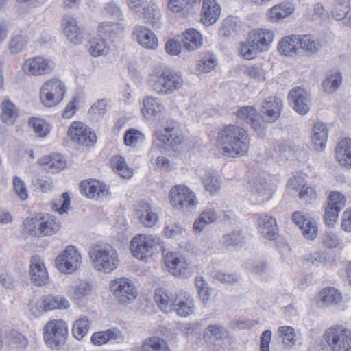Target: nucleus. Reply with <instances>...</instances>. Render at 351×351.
Here are the masks:
<instances>
[{
  "label": "nucleus",
  "instance_id": "f257e3e1",
  "mask_svg": "<svg viewBox=\"0 0 351 351\" xmlns=\"http://www.w3.org/2000/svg\"><path fill=\"white\" fill-rule=\"evenodd\" d=\"M217 142L223 155L227 157L245 156L250 147L247 131L236 125L230 124L221 128L217 133Z\"/></svg>",
  "mask_w": 351,
  "mask_h": 351
},
{
  "label": "nucleus",
  "instance_id": "052dcab7",
  "mask_svg": "<svg viewBox=\"0 0 351 351\" xmlns=\"http://www.w3.org/2000/svg\"><path fill=\"white\" fill-rule=\"evenodd\" d=\"M216 58L213 55L205 56L199 60L197 69L199 71L208 73L211 71L216 66Z\"/></svg>",
  "mask_w": 351,
  "mask_h": 351
},
{
  "label": "nucleus",
  "instance_id": "2f4dec72",
  "mask_svg": "<svg viewBox=\"0 0 351 351\" xmlns=\"http://www.w3.org/2000/svg\"><path fill=\"white\" fill-rule=\"evenodd\" d=\"M38 163L42 166H47V170L52 173H58L66 166V162L62 155L56 154L45 156L39 159Z\"/></svg>",
  "mask_w": 351,
  "mask_h": 351
},
{
  "label": "nucleus",
  "instance_id": "6ab92c4d",
  "mask_svg": "<svg viewBox=\"0 0 351 351\" xmlns=\"http://www.w3.org/2000/svg\"><path fill=\"white\" fill-rule=\"evenodd\" d=\"M293 109L300 114H306L310 109L311 99L306 91L300 87L291 89L288 95Z\"/></svg>",
  "mask_w": 351,
  "mask_h": 351
},
{
  "label": "nucleus",
  "instance_id": "3c124183",
  "mask_svg": "<svg viewBox=\"0 0 351 351\" xmlns=\"http://www.w3.org/2000/svg\"><path fill=\"white\" fill-rule=\"evenodd\" d=\"M279 335L285 348H291L295 343V330L291 326H280L278 328Z\"/></svg>",
  "mask_w": 351,
  "mask_h": 351
},
{
  "label": "nucleus",
  "instance_id": "338daca9",
  "mask_svg": "<svg viewBox=\"0 0 351 351\" xmlns=\"http://www.w3.org/2000/svg\"><path fill=\"white\" fill-rule=\"evenodd\" d=\"M328 204L335 206L339 210H342L346 206V198L342 193L332 191L329 195Z\"/></svg>",
  "mask_w": 351,
  "mask_h": 351
},
{
  "label": "nucleus",
  "instance_id": "2eb2a0df",
  "mask_svg": "<svg viewBox=\"0 0 351 351\" xmlns=\"http://www.w3.org/2000/svg\"><path fill=\"white\" fill-rule=\"evenodd\" d=\"M54 62L42 56H36L26 60L22 69L25 73L31 75H41L51 73L54 69Z\"/></svg>",
  "mask_w": 351,
  "mask_h": 351
},
{
  "label": "nucleus",
  "instance_id": "ddd939ff",
  "mask_svg": "<svg viewBox=\"0 0 351 351\" xmlns=\"http://www.w3.org/2000/svg\"><path fill=\"white\" fill-rule=\"evenodd\" d=\"M110 289L119 301L123 304L130 303L138 294L132 281L124 277L111 281Z\"/></svg>",
  "mask_w": 351,
  "mask_h": 351
},
{
  "label": "nucleus",
  "instance_id": "5701e85b",
  "mask_svg": "<svg viewBox=\"0 0 351 351\" xmlns=\"http://www.w3.org/2000/svg\"><path fill=\"white\" fill-rule=\"evenodd\" d=\"M221 14V7L215 0H204L201 21L205 25L214 24Z\"/></svg>",
  "mask_w": 351,
  "mask_h": 351
},
{
  "label": "nucleus",
  "instance_id": "bb28decb",
  "mask_svg": "<svg viewBox=\"0 0 351 351\" xmlns=\"http://www.w3.org/2000/svg\"><path fill=\"white\" fill-rule=\"evenodd\" d=\"M134 36L138 43L147 49H155L158 47L157 37L152 31L145 27H136L134 31Z\"/></svg>",
  "mask_w": 351,
  "mask_h": 351
},
{
  "label": "nucleus",
  "instance_id": "f3484780",
  "mask_svg": "<svg viewBox=\"0 0 351 351\" xmlns=\"http://www.w3.org/2000/svg\"><path fill=\"white\" fill-rule=\"evenodd\" d=\"M275 190V186L261 178L255 181L251 191L250 200L252 204H258L268 201Z\"/></svg>",
  "mask_w": 351,
  "mask_h": 351
},
{
  "label": "nucleus",
  "instance_id": "e2e57ef3",
  "mask_svg": "<svg viewBox=\"0 0 351 351\" xmlns=\"http://www.w3.org/2000/svg\"><path fill=\"white\" fill-rule=\"evenodd\" d=\"M70 204V197L67 193H63L61 197L51 204V208L62 214L68 210Z\"/></svg>",
  "mask_w": 351,
  "mask_h": 351
},
{
  "label": "nucleus",
  "instance_id": "e433bc0d",
  "mask_svg": "<svg viewBox=\"0 0 351 351\" xmlns=\"http://www.w3.org/2000/svg\"><path fill=\"white\" fill-rule=\"evenodd\" d=\"M143 107L141 108V112L145 117L149 118L164 110V106L159 100L152 97H145L143 100Z\"/></svg>",
  "mask_w": 351,
  "mask_h": 351
},
{
  "label": "nucleus",
  "instance_id": "37998d69",
  "mask_svg": "<svg viewBox=\"0 0 351 351\" xmlns=\"http://www.w3.org/2000/svg\"><path fill=\"white\" fill-rule=\"evenodd\" d=\"M119 30L117 23H101L98 25L99 36L105 40L108 38L109 40H113Z\"/></svg>",
  "mask_w": 351,
  "mask_h": 351
},
{
  "label": "nucleus",
  "instance_id": "4d7b16f0",
  "mask_svg": "<svg viewBox=\"0 0 351 351\" xmlns=\"http://www.w3.org/2000/svg\"><path fill=\"white\" fill-rule=\"evenodd\" d=\"M304 237L308 240H313L317 236V226L316 221L311 218L300 228Z\"/></svg>",
  "mask_w": 351,
  "mask_h": 351
},
{
  "label": "nucleus",
  "instance_id": "473e14b6",
  "mask_svg": "<svg viewBox=\"0 0 351 351\" xmlns=\"http://www.w3.org/2000/svg\"><path fill=\"white\" fill-rule=\"evenodd\" d=\"M247 234L242 230H234L222 236L221 242L226 247L242 246L245 243Z\"/></svg>",
  "mask_w": 351,
  "mask_h": 351
},
{
  "label": "nucleus",
  "instance_id": "ea45409f",
  "mask_svg": "<svg viewBox=\"0 0 351 351\" xmlns=\"http://www.w3.org/2000/svg\"><path fill=\"white\" fill-rule=\"evenodd\" d=\"M247 269L262 278H266L272 274L271 267L264 261H250L247 263Z\"/></svg>",
  "mask_w": 351,
  "mask_h": 351
},
{
  "label": "nucleus",
  "instance_id": "864d4df0",
  "mask_svg": "<svg viewBox=\"0 0 351 351\" xmlns=\"http://www.w3.org/2000/svg\"><path fill=\"white\" fill-rule=\"evenodd\" d=\"M27 39L21 34L12 36L9 40V50L12 54H18L27 47Z\"/></svg>",
  "mask_w": 351,
  "mask_h": 351
},
{
  "label": "nucleus",
  "instance_id": "0eeeda50",
  "mask_svg": "<svg viewBox=\"0 0 351 351\" xmlns=\"http://www.w3.org/2000/svg\"><path fill=\"white\" fill-rule=\"evenodd\" d=\"M44 339L46 344L52 349L60 350L66 343L68 327L62 319L49 321L44 327Z\"/></svg>",
  "mask_w": 351,
  "mask_h": 351
},
{
  "label": "nucleus",
  "instance_id": "c03bdc74",
  "mask_svg": "<svg viewBox=\"0 0 351 351\" xmlns=\"http://www.w3.org/2000/svg\"><path fill=\"white\" fill-rule=\"evenodd\" d=\"M341 82V75L339 73L330 74L322 82L323 90L326 93H332L340 86Z\"/></svg>",
  "mask_w": 351,
  "mask_h": 351
},
{
  "label": "nucleus",
  "instance_id": "4be33fe9",
  "mask_svg": "<svg viewBox=\"0 0 351 351\" xmlns=\"http://www.w3.org/2000/svg\"><path fill=\"white\" fill-rule=\"evenodd\" d=\"M29 274L32 281L37 286H42L48 282L49 276L46 267L37 255L31 259Z\"/></svg>",
  "mask_w": 351,
  "mask_h": 351
},
{
  "label": "nucleus",
  "instance_id": "7c9ffc66",
  "mask_svg": "<svg viewBox=\"0 0 351 351\" xmlns=\"http://www.w3.org/2000/svg\"><path fill=\"white\" fill-rule=\"evenodd\" d=\"M328 129L323 123H317L312 130V142L317 151H323L326 145Z\"/></svg>",
  "mask_w": 351,
  "mask_h": 351
},
{
  "label": "nucleus",
  "instance_id": "a211bd4d",
  "mask_svg": "<svg viewBox=\"0 0 351 351\" xmlns=\"http://www.w3.org/2000/svg\"><path fill=\"white\" fill-rule=\"evenodd\" d=\"M282 108V100L277 97H269L263 102L260 114L265 122L271 123L280 117Z\"/></svg>",
  "mask_w": 351,
  "mask_h": 351
},
{
  "label": "nucleus",
  "instance_id": "a878e982",
  "mask_svg": "<svg viewBox=\"0 0 351 351\" xmlns=\"http://www.w3.org/2000/svg\"><path fill=\"white\" fill-rule=\"evenodd\" d=\"M90 340L94 345L101 346L108 341L122 342L123 341V336L120 330L117 328H112L93 333Z\"/></svg>",
  "mask_w": 351,
  "mask_h": 351
},
{
  "label": "nucleus",
  "instance_id": "de8ad7c7",
  "mask_svg": "<svg viewBox=\"0 0 351 351\" xmlns=\"http://www.w3.org/2000/svg\"><path fill=\"white\" fill-rule=\"evenodd\" d=\"M89 51L93 56H104L108 53V47L104 38H94L90 40Z\"/></svg>",
  "mask_w": 351,
  "mask_h": 351
},
{
  "label": "nucleus",
  "instance_id": "79ce46f5",
  "mask_svg": "<svg viewBox=\"0 0 351 351\" xmlns=\"http://www.w3.org/2000/svg\"><path fill=\"white\" fill-rule=\"evenodd\" d=\"M91 291L90 285L86 281H80L71 286L68 290V294L74 300H80L88 295Z\"/></svg>",
  "mask_w": 351,
  "mask_h": 351
},
{
  "label": "nucleus",
  "instance_id": "680f3d73",
  "mask_svg": "<svg viewBox=\"0 0 351 351\" xmlns=\"http://www.w3.org/2000/svg\"><path fill=\"white\" fill-rule=\"evenodd\" d=\"M13 187L15 194L21 201L27 199V189L26 188L25 184L20 178L15 176L13 178Z\"/></svg>",
  "mask_w": 351,
  "mask_h": 351
},
{
  "label": "nucleus",
  "instance_id": "cd10ccee",
  "mask_svg": "<svg viewBox=\"0 0 351 351\" xmlns=\"http://www.w3.org/2000/svg\"><path fill=\"white\" fill-rule=\"evenodd\" d=\"M38 237H45L56 234L60 228V222L52 216L39 215Z\"/></svg>",
  "mask_w": 351,
  "mask_h": 351
},
{
  "label": "nucleus",
  "instance_id": "4468645a",
  "mask_svg": "<svg viewBox=\"0 0 351 351\" xmlns=\"http://www.w3.org/2000/svg\"><path fill=\"white\" fill-rule=\"evenodd\" d=\"M165 263L169 271L176 276L186 278L192 275L193 270L190 264L177 253H167L165 256Z\"/></svg>",
  "mask_w": 351,
  "mask_h": 351
},
{
  "label": "nucleus",
  "instance_id": "774afa93",
  "mask_svg": "<svg viewBox=\"0 0 351 351\" xmlns=\"http://www.w3.org/2000/svg\"><path fill=\"white\" fill-rule=\"evenodd\" d=\"M341 210H339L335 206H330V205L328 204L324 215L325 223L328 226H333L335 225L339 213Z\"/></svg>",
  "mask_w": 351,
  "mask_h": 351
},
{
  "label": "nucleus",
  "instance_id": "423d86ee",
  "mask_svg": "<svg viewBox=\"0 0 351 351\" xmlns=\"http://www.w3.org/2000/svg\"><path fill=\"white\" fill-rule=\"evenodd\" d=\"M323 340L331 351H351V330L342 325L328 328L323 334Z\"/></svg>",
  "mask_w": 351,
  "mask_h": 351
},
{
  "label": "nucleus",
  "instance_id": "f03ea898",
  "mask_svg": "<svg viewBox=\"0 0 351 351\" xmlns=\"http://www.w3.org/2000/svg\"><path fill=\"white\" fill-rule=\"evenodd\" d=\"M154 299L161 311L165 313L174 311L182 317H186L195 311V302L191 293L184 290H156Z\"/></svg>",
  "mask_w": 351,
  "mask_h": 351
},
{
  "label": "nucleus",
  "instance_id": "f704fd0d",
  "mask_svg": "<svg viewBox=\"0 0 351 351\" xmlns=\"http://www.w3.org/2000/svg\"><path fill=\"white\" fill-rule=\"evenodd\" d=\"M182 42L184 47L189 51H193L202 45V37L196 29H189L183 34Z\"/></svg>",
  "mask_w": 351,
  "mask_h": 351
},
{
  "label": "nucleus",
  "instance_id": "39448f33",
  "mask_svg": "<svg viewBox=\"0 0 351 351\" xmlns=\"http://www.w3.org/2000/svg\"><path fill=\"white\" fill-rule=\"evenodd\" d=\"M152 90L158 94H171L183 85L181 75L171 70H164L160 75L151 76L149 82Z\"/></svg>",
  "mask_w": 351,
  "mask_h": 351
},
{
  "label": "nucleus",
  "instance_id": "c85d7f7f",
  "mask_svg": "<svg viewBox=\"0 0 351 351\" xmlns=\"http://www.w3.org/2000/svg\"><path fill=\"white\" fill-rule=\"evenodd\" d=\"M335 157L341 165L351 167V138L340 141L335 148Z\"/></svg>",
  "mask_w": 351,
  "mask_h": 351
},
{
  "label": "nucleus",
  "instance_id": "72a5a7b5",
  "mask_svg": "<svg viewBox=\"0 0 351 351\" xmlns=\"http://www.w3.org/2000/svg\"><path fill=\"white\" fill-rule=\"evenodd\" d=\"M43 306L45 311L53 309H66L69 307V302L62 295H48L43 298Z\"/></svg>",
  "mask_w": 351,
  "mask_h": 351
},
{
  "label": "nucleus",
  "instance_id": "393cba45",
  "mask_svg": "<svg viewBox=\"0 0 351 351\" xmlns=\"http://www.w3.org/2000/svg\"><path fill=\"white\" fill-rule=\"evenodd\" d=\"M258 230L261 235L268 240H275L278 237L276 219L268 215H261L258 221Z\"/></svg>",
  "mask_w": 351,
  "mask_h": 351
},
{
  "label": "nucleus",
  "instance_id": "6e6d98bb",
  "mask_svg": "<svg viewBox=\"0 0 351 351\" xmlns=\"http://www.w3.org/2000/svg\"><path fill=\"white\" fill-rule=\"evenodd\" d=\"M205 189L210 194L215 193L220 188V182L217 176L212 173H206L202 178Z\"/></svg>",
  "mask_w": 351,
  "mask_h": 351
},
{
  "label": "nucleus",
  "instance_id": "aec40b11",
  "mask_svg": "<svg viewBox=\"0 0 351 351\" xmlns=\"http://www.w3.org/2000/svg\"><path fill=\"white\" fill-rule=\"evenodd\" d=\"M135 215L144 227H153L158 219V214L145 200L140 201L135 206Z\"/></svg>",
  "mask_w": 351,
  "mask_h": 351
},
{
  "label": "nucleus",
  "instance_id": "9d476101",
  "mask_svg": "<svg viewBox=\"0 0 351 351\" xmlns=\"http://www.w3.org/2000/svg\"><path fill=\"white\" fill-rule=\"evenodd\" d=\"M171 205L176 209L189 212L197 208L198 201L195 194L189 188L176 186L169 193Z\"/></svg>",
  "mask_w": 351,
  "mask_h": 351
},
{
  "label": "nucleus",
  "instance_id": "13d9d810",
  "mask_svg": "<svg viewBox=\"0 0 351 351\" xmlns=\"http://www.w3.org/2000/svg\"><path fill=\"white\" fill-rule=\"evenodd\" d=\"M319 44L310 35L299 36L298 48L305 49L312 53L317 51Z\"/></svg>",
  "mask_w": 351,
  "mask_h": 351
},
{
  "label": "nucleus",
  "instance_id": "20e7f679",
  "mask_svg": "<svg viewBox=\"0 0 351 351\" xmlns=\"http://www.w3.org/2000/svg\"><path fill=\"white\" fill-rule=\"evenodd\" d=\"M88 256L93 268L104 273L115 270L120 263L117 251L107 244L92 246Z\"/></svg>",
  "mask_w": 351,
  "mask_h": 351
},
{
  "label": "nucleus",
  "instance_id": "0e129e2a",
  "mask_svg": "<svg viewBox=\"0 0 351 351\" xmlns=\"http://www.w3.org/2000/svg\"><path fill=\"white\" fill-rule=\"evenodd\" d=\"M336 2L337 4L332 7L330 11L331 16L338 21L345 19L347 13L348 12L346 4H348V3H344L343 1Z\"/></svg>",
  "mask_w": 351,
  "mask_h": 351
},
{
  "label": "nucleus",
  "instance_id": "f8f14e48",
  "mask_svg": "<svg viewBox=\"0 0 351 351\" xmlns=\"http://www.w3.org/2000/svg\"><path fill=\"white\" fill-rule=\"evenodd\" d=\"M81 263V255L73 245L67 246L55 261L58 269L64 274L74 272L79 268Z\"/></svg>",
  "mask_w": 351,
  "mask_h": 351
},
{
  "label": "nucleus",
  "instance_id": "8fccbe9b",
  "mask_svg": "<svg viewBox=\"0 0 351 351\" xmlns=\"http://www.w3.org/2000/svg\"><path fill=\"white\" fill-rule=\"evenodd\" d=\"M39 215L26 218L23 223L22 234L26 236L38 237Z\"/></svg>",
  "mask_w": 351,
  "mask_h": 351
},
{
  "label": "nucleus",
  "instance_id": "1a4fd4ad",
  "mask_svg": "<svg viewBox=\"0 0 351 351\" xmlns=\"http://www.w3.org/2000/svg\"><path fill=\"white\" fill-rule=\"evenodd\" d=\"M160 243L161 239L159 237L139 234L131 240L130 249L135 258L145 260L152 255L156 247Z\"/></svg>",
  "mask_w": 351,
  "mask_h": 351
},
{
  "label": "nucleus",
  "instance_id": "69168bd1",
  "mask_svg": "<svg viewBox=\"0 0 351 351\" xmlns=\"http://www.w3.org/2000/svg\"><path fill=\"white\" fill-rule=\"evenodd\" d=\"M104 12L105 15H109L115 21H118L122 19V12L114 1L109 2L104 5Z\"/></svg>",
  "mask_w": 351,
  "mask_h": 351
},
{
  "label": "nucleus",
  "instance_id": "49530a36",
  "mask_svg": "<svg viewBox=\"0 0 351 351\" xmlns=\"http://www.w3.org/2000/svg\"><path fill=\"white\" fill-rule=\"evenodd\" d=\"M90 322L86 317L77 319L73 324L72 332L74 337L78 340L82 339L88 332Z\"/></svg>",
  "mask_w": 351,
  "mask_h": 351
},
{
  "label": "nucleus",
  "instance_id": "a19ab883",
  "mask_svg": "<svg viewBox=\"0 0 351 351\" xmlns=\"http://www.w3.org/2000/svg\"><path fill=\"white\" fill-rule=\"evenodd\" d=\"M143 351H169L167 343L161 338L153 337L145 340Z\"/></svg>",
  "mask_w": 351,
  "mask_h": 351
},
{
  "label": "nucleus",
  "instance_id": "9b49d317",
  "mask_svg": "<svg viewBox=\"0 0 351 351\" xmlns=\"http://www.w3.org/2000/svg\"><path fill=\"white\" fill-rule=\"evenodd\" d=\"M156 140L159 142L157 146L174 147L181 144L184 136L178 122L171 121L167 122L163 130H157L155 132Z\"/></svg>",
  "mask_w": 351,
  "mask_h": 351
},
{
  "label": "nucleus",
  "instance_id": "a18cd8bd",
  "mask_svg": "<svg viewBox=\"0 0 351 351\" xmlns=\"http://www.w3.org/2000/svg\"><path fill=\"white\" fill-rule=\"evenodd\" d=\"M111 166L123 178H130L132 176V170L128 167L124 158L121 156H115L112 158Z\"/></svg>",
  "mask_w": 351,
  "mask_h": 351
},
{
  "label": "nucleus",
  "instance_id": "412c9836",
  "mask_svg": "<svg viewBox=\"0 0 351 351\" xmlns=\"http://www.w3.org/2000/svg\"><path fill=\"white\" fill-rule=\"evenodd\" d=\"M64 34L68 40L75 45L82 43L84 38L83 29L77 25L75 18L66 15L62 20Z\"/></svg>",
  "mask_w": 351,
  "mask_h": 351
},
{
  "label": "nucleus",
  "instance_id": "09e8293b",
  "mask_svg": "<svg viewBox=\"0 0 351 351\" xmlns=\"http://www.w3.org/2000/svg\"><path fill=\"white\" fill-rule=\"evenodd\" d=\"M143 11V17L147 23L152 25L153 27L158 28L160 25V12L158 10H156L152 6L146 5L142 8Z\"/></svg>",
  "mask_w": 351,
  "mask_h": 351
},
{
  "label": "nucleus",
  "instance_id": "6e6552de",
  "mask_svg": "<svg viewBox=\"0 0 351 351\" xmlns=\"http://www.w3.org/2000/svg\"><path fill=\"white\" fill-rule=\"evenodd\" d=\"M66 91V86L60 79H50L40 89V101L46 107H53L62 101Z\"/></svg>",
  "mask_w": 351,
  "mask_h": 351
},
{
  "label": "nucleus",
  "instance_id": "c756f323",
  "mask_svg": "<svg viewBox=\"0 0 351 351\" xmlns=\"http://www.w3.org/2000/svg\"><path fill=\"white\" fill-rule=\"evenodd\" d=\"M294 11L289 3H281L273 6L267 12V18L271 22H279L291 15Z\"/></svg>",
  "mask_w": 351,
  "mask_h": 351
},
{
  "label": "nucleus",
  "instance_id": "58836bf2",
  "mask_svg": "<svg viewBox=\"0 0 351 351\" xmlns=\"http://www.w3.org/2000/svg\"><path fill=\"white\" fill-rule=\"evenodd\" d=\"M299 36L292 35L287 36L279 42L278 49L285 56H292L298 49Z\"/></svg>",
  "mask_w": 351,
  "mask_h": 351
},
{
  "label": "nucleus",
  "instance_id": "7ed1b4c3",
  "mask_svg": "<svg viewBox=\"0 0 351 351\" xmlns=\"http://www.w3.org/2000/svg\"><path fill=\"white\" fill-rule=\"evenodd\" d=\"M274 34L267 29H256L248 34L246 42L240 44V54L245 60H252L260 52L267 51L274 40Z\"/></svg>",
  "mask_w": 351,
  "mask_h": 351
},
{
  "label": "nucleus",
  "instance_id": "5fc2aeb1",
  "mask_svg": "<svg viewBox=\"0 0 351 351\" xmlns=\"http://www.w3.org/2000/svg\"><path fill=\"white\" fill-rule=\"evenodd\" d=\"M28 123L39 137H45L49 132L48 124L42 119L31 118Z\"/></svg>",
  "mask_w": 351,
  "mask_h": 351
},
{
  "label": "nucleus",
  "instance_id": "b1692460",
  "mask_svg": "<svg viewBox=\"0 0 351 351\" xmlns=\"http://www.w3.org/2000/svg\"><path fill=\"white\" fill-rule=\"evenodd\" d=\"M80 189L82 195L91 199L104 197L108 193L106 186L97 180L83 181Z\"/></svg>",
  "mask_w": 351,
  "mask_h": 351
},
{
  "label": "nucleus",
  "instance_id": "c9c22d12",
  "mask_svg": "<svg viewBox=\"0 0 351 351\" xmlns=\"http://www.w3.org/2000/svg\"><path fill=\"white\" fill-rule=\"evenodd\" d=\"M1 121L7 125H13L18 116L19 111L15 105L9 99H5L2 101L1 105Z\"/></svg>",
  "mask_w": 351,
  "mask_h": 351
},
{
  "label": "nucleus",
  "instance_id": "4c0bfd02",
  "mask_svg": "<svg viewBox=\"0 0 351 351\" xmlns=\"http://www.w3.org/2000/svg\"><path fill=\"white\" fill-rule=\"evenodd\" d=\"M341 293L334 287L324 289L319 292V300L324 306L338 304L341 301Z\"/></svg>",
  "mask_w": 351,
  "mask_h": 351
},
{
  "label": "nucleus",
  "instance_id": "dca6fc26",
  "mask_svg": "<svg viewBox=\"0 0 351 351\" xmlns=\"http://www.w3.org/2000/svg\"><path fill=\"white\" fill-rule=\"evenodd\" d=\"M68 136L73 141L86 146L93 145L97 140L95 132L84 123L79 121H75L69 126Z\"/></svg>",
  "mask_w": 351,
  "mask_h": 351
},
{
  "label": "nucleus",
  "instance_id": "bf43d9fd",
  "mask_svg": "<svg viewBox=\"0 0 351 351\" xmlns=\"http://www.w3.org/2000/svg\"><path fill=\"white\" fill-rule=\"evenodd\" d=\"M143 140L144 135L137 130L130 129L125 133L124 141L128 146L136 145Z\"/></svg>",
  "mask_w": 351,
  "mask_h": 351
},
{
  "label": "nucleus",
  "instance_id": "603ef678",
  "mask_svg": "<svg viewBox=\"0 0 351 351\" xmlns=\"http://www.w3.org/2000/svg\"><path fill=\"white\" fill-rule=\"evenodd\" d=\"M108 100L100 99L93 103L88 110V113L93 119H101L107 112Z\"/></svg>",
  "mask_w": 351,
  "mask_h": 351
}]
</instances>
